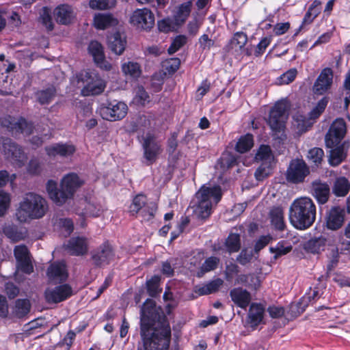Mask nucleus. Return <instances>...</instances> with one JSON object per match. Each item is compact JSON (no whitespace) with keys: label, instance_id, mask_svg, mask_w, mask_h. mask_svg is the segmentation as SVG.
<instances>
[{"label":"nucleus","instance_id":"f257e3e1","mask_svg":"<svg viewBox=\"0 0 350 350\" xmlns=\"http://www.w3.org/2000/svg\"><path fill=\"white\" fill-rule=\"evenodd\" d=\"M140 335L144 350H168L171 340L170 323L153 299H147L142 306Z\"/></svg>","mask_w":350,"mask_h":350},{"label":"nucleus","instance_id":"f03ea898","mask_svg":"<svg viewBox=\"0 0 350 350\" xmlns=\"http://www.w3.org/2000/svg\"><path fill=\"white\" fill-rule=\"evenodd\" d=\"M347 131L345 121L341 118H336L330 125L325 137L327 148H330L329 162L332 166H338L346 158L344 144L341 141Z\"/></svg>","mask_w":350,"mask_h":350},{"label":"nucleus","instance_id":"7ed1b4c3","mask_svg":"<svg viewBox=\"0 0 350 350\" xmlns=\"http://www.w3.org/2000/svg\"><path fill=\"white\" fill-rule=\"evenodd\" d=\"M317 208L308 197L295 199L289 208V220L297 230H304L310 228L316 220Z\"/></svg>","mask_w":350,"mask_h":350},{"label":"nucleus","instance_id":"20e7f679","mask_svg":"<svg viewBox=\"0 0 350 350\" xmlns=\"http://www.w3.org/2000/svg\"><path fill=\"white\" fill-rule=\"evenodd\" d=\"M222 192L220 186H201L195 194L196 202L193 208L195 215L200 219L208 218L212 212L213 202L217 204L221 199Z\"/></svg>","mask_w":350,"mask_h":350},{"label":"nucleus","instance_id":"39448f33","mask_svg":"<svg viewBox=\"0 0 350 350\" xmlns=\"http://www.w3.org/2000/svg\"><path fill=\"white\" fill-rule=\"evenodd\" d=\"M47 208V203L44 198L34 193H29L20 203L16 216L20 222H27L31 219L42 218Z\"/></svg>","mask_w":350,"mask_h":350},{"label":"nucleus","instance_id":"423d86ee","mask_svg":"<svg viewBox=\"0 0 350 350\" xmlns=\"http://www.w3.org/2000/svg\"><path fill=\"white\" fill-rule=\"evenodd\" d=\"M143 149V157L146 159V165H151L156 162L162 152L160 143L157 140L156 135L148 132L145 135L137 136Z\"/></svg>","mask_w":350,"mask_h":350},{"label":"nucleus","instance_id":"0eeeda50","mask_svg":"<svg viewBox=\"0 0 350 350\" xmlns=\"http://www.w3.org/2000/svg\"><path fill=\"white\" fill-rule=\"evenodd\" d=\"M287 111V105L284 101L276 102L271 109L267 124L275 134L283 131L285 129L288 118Z\"/></svg>","mask_w":350,"mask_h":350},{"label":"nucleus","instance_id":"6e6552de","mask_svg":"<svg viewBox=\"0 0 350 350\" xmlns=\"http://www.w3.org/2000/svg\"><path fill=\"white\" fill-rule=\"evenodd\" d=\"M78 83H82L83 92L87 95H98L105 88V83L97 75L85 70L77 75Z\"/></svg>","mask_w":350,"mask_h":350},{"label":"nucleus","instance_id":"1a4fd4ad","mask_svg":"<svg viewBox=\"0 0 350 350\" xmlns=\"http://www.w3.org/2000/svg\"><path fill=\"white\" fill-rule=\"evenodd\" d=\"M115 255L113 245L106 240L91 252V260L95 267H101L109 265L113 260Z\"/></svg>","mask_w":350,"mask_h":350},{"label":"nucleus","instance_id":"9d476101","mask_svg":"<svg viewBox=\"0 0 350 350\" xmlns=\"http://www.w3.org/2000/svg\"><path fill=\"white\" fill-rule=\"evenodd\" d=\"M128 107L122 101L116 100L107 101L106 105H102L100 114L102 118L109 121H116L123 119L127 114Z\"/></svg>","mask_w":350,"mask_h":350},{"label":"nucleus","instance_id":"9b49d317","mask_svg":"<svg viewBox=\"0 0 350 350\" xmlns=\"http://www.w3.org/2000/svg\"><path fill=\"white\" fill-rule=\"evenodd\" d=\"M54 288H47L44 291L45 301L49 304H56L69 299L73 294L72 286L68 284H62Z\"/></svg>","mask_w":350,"mask_h":350},{"label":"nucleus","instance_id":"f8f14e48","mask_svg":"<svg viewBox=\"0 0 350 350\" xmlns=\"http://www.w3.org/2000/svg\"><path fill=\"white\" fill-rule=\"evenodd\" d=\"M310 174L309 167L303 159H294L290 163L286 170V179L292 183L297 184L304 181Z\"/></svg>","mask_w":350,"mask_h":350},{"label":"nucleus","instance_id":"ddd939ff","mask_svg":"<svg viewBox=\"0 0 350 350\" xmlns=\"http://www.w3.org/2000/svg\"><path fill=\"white\" fill-rule=\"evenodd\" d=\"M130 23L137 29L150 30L154 25V15L148 8L137 9L131 16Z\"/></svg>","mask_w":350,"mask_h":350},{"label":"nucleus","instance_id":"4468645a","mask_svg":"<svg viewBox=\"0 0 350 350\" xmlns=\"http://www.w3.org/2000/svg\"><path fill=\"white\" fill-rule=\"evenodd\" d=\"M3 152L5 157L19 165L23 164L26 158L22 148L9 137L2 139Z\"/></svg>","mask_w":350,"mask_h":350},{"label":"nucleus","instance_id":"2eb2a0df","mask_svg":"<svg viewBox=\"0 0 350 350\" xmlns=\"http://www.w3.org/2000/svg\"><path fill=\"white\" fill-rule=\"evenodd\" d=\"M79 176L75 173H70L64 176L62 183V200L64 203L72 198L77 189L83 185Z\"/></svg>","mask_w":350,"mask_h":350},{"label":"nucleus","instance_id":"dca6fc26","mask_svg":"<svg viewBox=\"0 0 350 350\" xmlns=\"http://www.w3.org/2000/svg\"><path fill=\"white\" fill-rule=\"evenodd\" d=\"M334 72L331 68H323L312 87V91L314 94L321 96L327 93L332 88L333 84Z\"/></svg>","mask_w":350,"mask_h":350},{"label":"nucleus","instance_id":"f3484780","mask_svg":"<svg viewBox=\"0 0 350 350\" xmlns=\"http://www.w3.org/2000/svg\"><path fill=\"white\" fill-rule=\"evenodd\" d=\"M310 193L318 204H325L329 199L330 187L326 182L320 179L313 180L310 184Z\"/></svg>","mask_w":350,"mask_h":350},{"label":"nucleus","instance_id":"a211bd4d","mask_svg":"<svg viewBox=\"0 0 350 350\" xmlns=\"http://www.w3.org/2000/svg\"><path fill=\"white\" fill-rule=\"evenodd\" d=\"M44 150L49 157H68L76 152V147L72 143L59 142L45 146Z\"/></svg>","mask_w":350,"mask_h":350},{"label":"nucleus","instance_id":"6ab92c4d","mask_svg":"<svg viewBox=\"0 0 350 350\" xmlns=\"http://www.w3.org/2000/svg\"><path fill=\"white\" fill-rule=\"evenodd\" d=\"M88 51L98 67L105 70H111V65L106 61L103 46L98 41H91L88 46Z\"/></svg>","mask_w":350,"mask_h":350},{"label":"nucleus","instance_id":"aec40b11","mask_svg":"<svg viewBox=\"0 0 350 350\" xmlns=\"http://www.w3.org/2000/svg\"><path fill=\"white\" fill-rule=\"evenodd\" d=\"M241 247V236L238 233L230 232L226 239L224 245H214L213 250L219 254L238 252Z\"/></svg>","mask_w":350,"mask_h":350},{"label":"nucleus","instance_id":"412c9836","mask_svg":"<svg viewBox=\"0 0 350 350\" xmlns=\"http://www.w3.org/2000/svg\"><path fill=\"white\" fill-rule=\"evenodd\" d=\"M345 211L339 206L330 208L326 216V227L329 230H337L340 229L345 221Z\"/></svg>","mask_w":350,"mask_h":350},{"label":"nucleus","instance_id":"4be33fe9","mask_svg":"<svg viewBox=\"0 0 350 350\" xmlns=\"http://www.w3.org/2000/svg\"><path fill=\"white\" fill-rule=\"evenodd\" d=\"M46 275L51 282L64 283L68 278V273L64 262H55L47 269Z\"/></svg>","mask_w":350,"mask_h":350},{"label":"nucleus","instance_id":"5701e85b","mask_svg":"<svg viewBox=\"0 0 350 350\" xmlns=\"http://www.w3.org/2000/svg\"><path fill=\"white\" fill-rule=\"evenodd\" d=\"M247 42V36L243 31H237L234 33L232 38L226 45L225 49L227 52H232L235 56L240 55Z\"/></svg>","mask_w":350,"mask_h":350},{"label":"nucleus","instance_id":"b1692460","mask_svg":"<svg viewBox=\"0 0 350 350\" xmlns=\"http://www.w3.org/2000/svg\"><path fill=\"white\" fill-rule=\"evenodd\" d=\"M265 309L260 303H252L250 305L247 317V322L253 329H256L260 324L264 322Z\"/></svg>","mask_w":350,"mask_h":350},{"label":"nucleus","instance_id":"393cba45","mask_svg":"<svg viewBox=\"0 0 350 350\" xmlns=\"http://www.w3.org/2000/svg\"><path fill=\"white\" fill-rule=\"evenodd\" d=\"M66 250L72 256H80L86 254L88 251L86 239L81 237L70 238L68 241Z\"/></svg>","mask_w":350,"mask_h":350},{"label":"nucleus","instance_id":"a878e982","mask_svg":"<svg viewBox=\"0 0 350 350\" xmlns=\"http://www.w3.org/2000/svg\"><path fill=\"white\" fill-rule=\"evenodd\" d=\"M230 297L233 303L242 309L250 305L252 297L250 293L242 287H237L230 291Z\"/></svg>","mask_w":350,"mask_h":350},{"label":"nucleus","instance_id":"bb28decb","mask_svg":"<svg viewBox=\"0 0 350 350\" xmlns=\"http://www.w3.org/2000/svg\"><path fill=\"white\" fill-rule=\"evenodd\" d=\"M126 38L119 31H116L107 36L109 49L116 55L123 53L126 46Z\"/></svg>","mask_w":350,"mask_h":350},{"label":"nucleus","instance_id":"cd10ccee","mask_svg":"<svg viewBox=\"0 0 350 350\" xmlns=\"http://www.w3.org/2000/svg\"><path fill=\"white\" fill-rule=\"evenodd\" d=\"M54 17L59 24L68 25L71 23L74 18L72 7L67 4L58 5L54 10Z\"/></svg>","mask_w":350,"mask_h":350},{"label":"nucleus","instance_id":"c85d7f7f","mask_svg":"<svg viewBox=\"0 0 350 350\" xmlns=\"http://www.w3.org/2000/svg\"><path fill=\"white\" fill-rule=\"evenodd\" d=\"M271 224L277 231L282 232L286 228L284 210L281 206H273L269 211Z\"/></svg>","mask_w":350,"mask_h":350},{"label":"nucleus","instance_id":"c756f323","mask_svg":"<svg viewBox=\"0 0 350 350\" xmlns=\"http://www.w3.org/2000/svg\"><path fill=\"white\" fill-rule=\"evenodd\" d=\"M94 26L96 29L104 30L117 24V20L111 14L98 13L94 16Z\"/></svg>","mask_w":350,"mask_h":350},{"label":"nucleus","instance_id":"7c9ffc66","mask_svg":"<svg viewBox=\"0 0 350 350\" xmlns=\"http://www.w3.org/2000/svg\"><path fill=\"white\" fill-rule=\"evenodd\" d=\"M192 4V1L189 0L178 5L174 14V23L176 25H182L185 23L191 14Z\"/></svg>","mask_w":350,"mask_h":350},{"label":"nucleus","instance_id":"2f4dec72","mask_svg":"<svg viewBox=\"0 0 350 350\" xmlns=\"http://www.w3.org/2000/svg\"><path fill=\"white\" fill-rule=\"evenodd\" d=\"M332 189L336 197H345L350 191V181L345 176L337 177L334 181Z\"/></svg>","mask_w":350,"mask_h":350},{"label":"nucleus","instance_id":"473e14b6","mask_svg":"<svg viewBox=\"0 0 350 350\" xmlns=\"http://www.w3.org/2000/svg\"><path fill=\"white\" fill-rule=\"evenodd\" d=\"M46 191L50 199L57 206H62L64 201L62 200V187H57V183L53 180H49L46 183Z\"/></svg>","mask_w":350,"mask_h":350},{"label":"nucleus","instance_id":"72a5a7b5","mask_svg":"<svg viewBox=\"0 0 350 350\" xmlns=\"http://www.w3.org/2000/svg\"><path fill=\"white\" fill-rule=\"evenodd\" d=\"M254 142L253 135L247 133L239 138L234 149L239 153H245L252 149L254 146Z\"/></svg>","mask_w":350,"mask_h":350},{"label":"nucleus","instance_id":"f704fd0d","mask_svg":"<svg viewBox=\"0 0 350 350\" xmlns=\"http://www.w3.org/2000/svg\"><path fill=\"white\" fill-rule=\"evenodd\" d=\"M147 201V196L142 193L135 196L129 208L130 215L136 217L140 211L148 204Z\"/></svg>","mask_w":350,"mask_h":350},{"label":"nucleus","instance_id":"c9c22d12","mask_svg":"<svg viewBox=\"0 0 350 350\" xmlns=\"http://www.w3.org/2000/svg\"><path fill=\"white\" fill-rule=\"evenodd\" d=\"M224 281L218 278L213 280L202 286L195 290V292L200 296L207 295L217 292L220 286L223 284Z\"/></svg>","mask_w":350,"mask_h":350},{"label":"nucleus","instance_id":"e433bc0d","mask_svg":"<svg viewBox=\"0 0 350 350\" xmlns=\"http://www.w3.org/2000/svg\"><path fill=\"white\" fill-rule=\"evenodd\" d=\"M326 241V239L323 237L311 239L305 243L304 248L308 252L319 254L325 250Z\"/></svg>","mask_w":350,"mask_h":350},{"label":"nucleus","instance_id":"4c0bfd02","mask_svg":"<svg viewBox=\"0 0 350 350\" xmlns=\"http://www.w3.org/2000/svg\"><path fill=\"white\" fill-rule=\"evenodd\" d=\"M35 94L38 102L40 105H48L55 98L56 95V89L53 85H51L44 90L37 91Z\"/></svg>","mask_w":350,"mask_h":350},{"label":"nucleus","instance_id":"58836bf2","mask_svg":"<svg viewBox=\"0 0 350 350\" xmlns=\"http://www.w3.org/2000/svg\"><path fill=\"white\" fill-rule=\"evenodd\" d=\"M219 263V258L216 256H210L207 258L200 266L196 273L198 278H202L206 273L216 269Z\"/></svg>","mask_w":350,"mask_h":350},{"label":"nucleus","instance_id":"ea45409f","mask_svg":"<svg viewBox=\"0 0 350 350\" xmlns=\"http://www.w3.org/2000/svg\"><path fill=\"white\" fill-rule=\"evenodd\" d=\"M293 246L286 241H280L275 247H270L269 251L274 254V258L277 259L291 252Z\"/></svg>","mask_w":350,"mask_h":350},{"label":"nucleus","instance_id":"a19ab883","mask_svg":"<svg viewBox=\"0 0 350 350\" xmlns=\"http://www.w3.org/2000/svg\"><path fill=\"white\" fill-rule=\"evenodd\" d=\"M2 125L8 127L10 130H16L20 133H23L27 126L26 120L23 118H19L17 121L9 116L8 118H5L2 122Z\"/></svg>","mask_w":350,"mask_h":350},{"label":"nucleus","instance_id":"79ce46f5","mask_svg":"<svg viewBox=\"0 0 350 350\" xmlns=\"http://www.w3.org/2000/svg\"><path fill=\"white\" fill-rule=\"evenodd\" d=\"M122 70L126 75L137 79L142 73L141 66L137 62H128L122 65Z\"/></svg>","mask_w":350,"mask_h":350},{"label":"nucleus","instance_id":"37998d69","mask_svg":"<svg viewBox=\"0 0 350 350\" xmlns=\"http://www.w3.org/2000/svg\"><path fill=\"white\" fill-rule=\"evenodd\" d=\"M272 173V166L271 161H263L256 170L254 177L258 181H262Z\"/></svg>","mask_w":350,"mask_h":350},{"label":"nucleus","instance_id":"c03bdc74","mask_svg":"<svg viewBox=\"0 0 350 350\" xmlns=\"http://www.w3.org/2000/svg\"><path fill=\"white\" fill-rule=\"evenodd\" d=\"M329 101V98L327 96L320 99L314 107L310 111L308 114L309 119L316 120L319 118L325 111Z\"/></svg>","mask_w":350,"mask_h":350},{"label":"nucleus","instance_id":"a18cd8bd","mask_svg":"<svg viewBox=\"0 0 350 350\" xmlns=\"http://www.w3.org/2000/svg\"><path fill=\"white\" fill-rule=\"evenodd\" d=\"M31 304L27 299H18L15 303L14 313L18 318H23L30 311Z\"/></svg>","mask_w":350,"mask_h":350},{"label":"nucleus","instance_id":"49530a36","mask_svg":"<svg viewBox=\"0 0 350 350\" xmlns=\"http://www.w3.org/2000/svg\"><path fill=\"white\" fill-rule=\"evenodd\" d=\"M160 281V276L154 275L146 282L147 292L150 297H155L159 294Z\"/></svg>","mask_w":350,"mask_h":350},{"label":"nucleus","instance_id":"de8ad7c7","mask_svg":"<svg viewBox=\"0 0 350 350\" xmlns=\"http://www.w3.org/2000/svg\"><path fill=\"white\" fill-rule=\"evenodd\" d=\"M272 152L269 145L262 144L259 146L255 155V159L257 161H271Z\"/></svg>","mask_w":350,"mask_h":350},{"label":"nucleus","instance_id":"09e8293b","mask_svg":"<svg viewBox=\"0 0 350 350\" xmlns=\"http://www.w3.org/2000/svg\"><path fill=\"white\" fill-rule=\"evenodd\" d=\"M157 210V204L151 202L141 210L138 214H139L144 221H149L154 217Z\"/></svg>","mask_w":350,"mask_h":350},{"label":"nucleus","instance_id":"8fccbe9b","mask_svg":"<svg viewBox=\"0 0 350 350\" xmlns=\"http://www.w3.org/2000/svg\"><path fill=\"white\" fill-rule=\"evenodd\" d=\"M339 253L338 248H336L332 251V258L327 265L325 278L326 279L329 278L331 272L337 267L339 262Z\"/></svg>","mask_w":350,"mask_h":350},{"label":"nucleus","instance_id":"3c124183","mask_svg":"<svg viewBox=\"0 0 350 350\" xmlns=\"http://www.w3.org/2000/svg\"><path fill=\"white\" fill-rule=\"evenodd\" d=\"M297 75V70L296 68H291L286 72L281 75L278 78V83L280 85L289 84L293 82Z\"/></svg>","mask_w":350,"mask_h":350},{"label":"nucleus","instance_id":"603ef678","mask_svg":"<svg viewBox=\"0 0 350 350\" xmlns=\"http://www.w3.org/2000/svg\"><path fill=\"white\" fill-rule=\"evenodd\" d=\"M115 4V0H90V7L94 10H108Z\"/></svg>","mask_w":350,"mask_h":350},{"label":"nucleus","instance_id":"864d4df0","mask_svg":"<svg viewBox=\"0 0 350 350\" xmlns=\"http://www.w3.org/2000/svg\"><path fill=\"white\" fill-rule=\"evenodd\" d=\"M324 157V152L321 148H313L308 152V157L317 166L321 163Z\"/></svg>","mask_w":350,"mask_h":350},{"label":"nucleus","instance_id":"5fc2aeb1","mask_svg":"<svg viewBox=\"0 0 350 350\" xmlns=\"http://www.w3.org/2000/svg\"><path fill=\"white\" fill-rule=\"evenodd\" d=\"M271 41V36H266L262 38L255 48L254 55L256 57L261 56L265 52L267 48L269 46Z\"/></svg>","mask_w":350,"mask_h":350},{"label":"nucleus","instance_id":"6e6d98bb","mask_svg":"<svg viewBox=\"0 0 350 350\" xmlns=\"http://www.w3.org/2000/svg\"><path fill=\"white\" fill-rule=\"evenodd\" d=\"M5 234L14 241H18L23 239L22 232H19L15 226H9L4 228Z\"/></svg>","mask_w":350,"mask_h":350},{"label":"nucleus","instance_id":"4d7b16f0","mask_svg":"<svg viewBox=\"0 0 350 350\" xmlns=\"http://www.w3.org/2000/svg\"><path fill=\"white\" fill-rule=\"evenodd\" d=\"M14 255L16 261L30 258V252L25 245H16L14 249Z\"/></svg>","mask_w":350,"mask_h":350},{"label":"nucleus","instance_id":"13d9d810","mask_svg":"<svg viewBox=\"0 0 350 350\" xmlns=\"http://www.w3.org/2000/svg\"><path fill=\"white\" fill-rule=\"evenodd\" d=\"M17 269L23 273L31 274L33 271V266L31 258L17 260Z\"/></svg>","mask_w":350,"mask_h":350},{"label":"nucleus","instance_id":"bf43d9fd","mask_svg":"<svg viewBox=\"0 0 350 350\" xmlns=\"http://www.w3.org/2000/svg\"><path fill=\"white\" fill-rule=\"evenodd\" d=\"M40 17L43 25H44L49 31H52L54 29V25L52 21L51 11L47 7L43 8Z\"/></svg>","mask_w":350,"mask_h":350},{"label":"nucleus","instance_id":"052dcab7","mask_svg":"<svg viewBox=\"0 0 350 350\" xmlns=\"http://www.w3.org/2000/svg\"><path fill=\"white\" fill-rule=\"evenodd\" d=\"M135 99L143 106L150 102V96L142 85L138 87Z\"/></svg>","mask_w":350,"mask_h":350},{"label":"nucleus","instance_id":"680f3d73","mask_svg":"<svg viewBox=\"0 0 350 350\" xmlns=\"http://www.w3.org/2000/svg\"><path fill=\"white\" fill-rule=\"evenodd\" d=\"M200 49L204 51H209L215 45V41L211 38L208 34L204 33L198 39Z\"/></svg>","mask_w":350,"mask_h":350},{"label":"nucleus","instance_id":"e2e57ef3","mask_svg":"<svg viewBox=\"0 0 350 350\" xmlns=\"http://www.w3.org/2000/svg\"><path fill=\"white\" fill-rule=\"evenodd\" d=\"M10 204V196L8 193L0 191V217L3 216L8 209Z\"/></svg>","mask_w":350,"mask_h":350},{"label":"nucleus","instance_id":"0e129e2a","mask_svg":"<svg viewBox=\"0 0 350 350\" xmlns=\"http://www.w3.org/2000/svg\"><path fill=\"white\" fill-rule=\"evenodd\" d=\"M272 240L270 234L262 235L256 241L254 250L255 252H258L265 247Z\"/></svg>","mask_w":350,"mask_h":350},{"label":"nucleus","instance_id":"69168bd1","mask_svg":"<svg viewBox=\"0 0 350 350\" xmlns=\"http://www.w3.org/2000/svg\"><path fill=\"white\" fill-rule=\"evenodd\" d=\"M239 272V266L234 263L230 262L226 267V269L224 271L225 279L228 282H231L234 278V276L238 274Z\"/></svg>","mask_w":350,"mask_h":350},{"label":"nucleus","instance_id":"338daca9","mask_svg":"<svg viewBox=\"0 0 350 350\" xmlns=\"http://www.w3.org/2000/svg\"><path fill=\"white\" fill-rule=\"evenodd\" d=\"M267 311L272 319L281 318L284 315V308L282 306H269Z\"/></svg>","mask_w":350,"mask_h":350},{"label":"nucleus","instance_id":"774afa93","mask_svg":"<svg viewBox=\"0 0 350 350\" xmlns=\"http://www.w3.org/2000/svg\"><path fill=\"white\" fill-rule=\"evenodd\" d=\"M326 287V284H319V286H317L314 288V290L311 294L309 295L308 299L310 302H314L316 300L320 298L323 293V290Z\"/></svg>","mask_w":350,"mask_h":350}]
</instances>
